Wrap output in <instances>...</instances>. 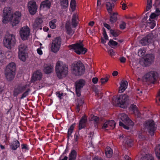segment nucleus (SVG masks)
<instances>
[{"label": "nucleus", "instance_id": "1", "mask_svg": "<svg viewBox=\"0 0 160 160\" xmlns=\"http://www.w3.org/2000/svg\"><path fill=\"white\" fill-rule=\"evenodd\" d=\"M20 17V12H16L12 14L8 8H5L3 10L2 22L4 23H7L10 22L13 26H16L19 23V18Z\"/></svg>", "mask_w": 160, "mask_h": 160}, {"label": "nucleus", "instance_id": "2", "mask_svg": "<svg viewBox=\"0 0 160 160\" xmlns=\"http://www.w3.org/2000/svg\"><path fill=\"white\" fill-rule=\"evenodd\" d=\"M55 70L57 76L59 78L65 77L68 72L67 65L59 61L56 63Z\"/></svg>", "mask_w": 160, "mask_h": 160}, {"label": "nucleus", "instance_id": "3", "mask_svg": "<svg viewBox=\"0 0 160 160\" xmlns=\"http://www.w3.org/2000/svg\"><path fill=\"white\" fill-rule=\"evenodd\" d=\"M16 65L14 62L10 63L6 67L4 74L8 81H11L14 78L15 75Z\"/></svg>", "mask_w": 160, "mask_h": 160}, {"label": "nucleus", "instance_id": "4", "mask_svg": "<svg viewBox=\"0 0 160 160\" xmlns=\"http://www.w3.org/2000/svg\"><path fill=\"white\" fill-rule=\"evenodd\" d=\"M85 67L82 63L79 61L74 63L72 67V73L76 76H80L85 72Z\"/></svg>", "mask_w": 160, "mask_h": 160}, {"label": "nucleus", "instance_id": "5", "mask_svg": "<svg viewBox=\"0 0 160 160\" xmlns=\"http://www.w3.org/2000/svg\"><path fill=\"white\" fill-rule=\"evenodd\" d=\"M69 47L78 54H84L87 51V49L83 47L82 42L70 45Z\"/></svg>", "mask_w": 160, "mask_h": 160}, {"label": "nucleus", "instance_id": "6", "mask_svg": "<svg viewBox=\"0 0 160 160\" xmlns=\"http://www.w3.org/2000/svg\"><path fill=\"white\" fill-rule=\"evenodd\" d=\"M120 116L122 121L124 122L126 124H128V126L124 125L122 122H119V125L120 126H122L124 128L128 130L131 126L132 127L134 125L133 122L129 118L126 114L122 113L120 115Z\"/></svg>", "mask_w": 160, "mask_h": 160}, {"label": "nucleus", "instance_id": "7", "mask_svg": "<svg viewBox=\"0 0 160 160\" xmlns=\"http://www.w3.org/2000/svg\"><path fill=\"white\" fill-rule=\"evenodd\" d=\"M15 36L13 34H10L6 37L3 40L4 46L8 49H11L12 46L15 44Z\"/></svg>", "mask_w": 160, "mask_h": 160}, {"label": "nucleus", "instance_id": "8", "mask_svg": "<svg viewBox=\"0 0 160 160\" xmlns=\"http://www.w3.org/2000/svg\"><path fill=\"white\" fill-rule=\"evenodd\" d=\"M62 40L60 37H57L53 40L51 46V51L54 53H57L59 51L61 44Z\"/></svg>", "mask_w": 160, "mask_h": 160}, {"label": "nucleus", "instance_id": "9", "mask_svg": "<svg viewBox=\"0 0 160 160\" xmlns=\"http://www.w3.org/2000/svg\"><path fill=\"white\" fill-rule=\"evenodd\" d=\"M144 126L145 129L148 131V133L151 136L153 135L156 129L153 121L152 120H147Z\"/></svg>", "mask_w": 160, "mask_h": 160}, {"label": "nucleus", "instance_id": "10", "mask_svg": "<svg viewBox=\"0 0 160 160\" xmlns=\"http://www.w3.org/2000/svg\"><path fill=\"white\" fill-rule=\"evenodd\" d=\"M128 97L127 95L124 94L121 95L119 97L114 98L112 99V103L113 104L123 105L127 100Z\"/></svg>", "mask_w": 160, "mask_h": 160}, {"label": "nucleus", "instance_id": "11", "mask_svg": "<svg viewBox=\"0 0 160 160\" xmlns=\"http://www.w3.org/2000/svg\"><path fill=\"white\" fill-rule=\"evenodd\" d=\"M156 39L155 36L153 33H149L142 38L140 42L142 45H146L149 43L152 42Z\"/></svg>", "mask_w": 160, "mask_h": 160}, {"label": "nucleus", "instance_id": "12", "mask_svg": "<svg viewBox=\"0 0 160 160\" xmlns=\"http://www.w3.org/2000/svg\"><path fill=\"white\" fill-rule=\"evenodd\" d=\"M30 34V30L28 26L22 28L21 30V38L22 40H27Z\"/></svg>", "mask_w": 160, "mask_h": 160}, {"label": "nucleus", "instance_id": "13", "mask_svg": "<svg viewBox=\"0 0 160 160\" xmlns=\"http://www.w3.org/2000/svg\"><path fill=\"white\" fill-rule=\"evenodd\" d=\"M27 50V45L24 44L21 45V60L23 62H25L28 57Z\"/></svg>", "mask_w": 160, "mask_h": 160}, {"label": "nucleus", "instance_id": "14", "mask_svg": "<svg viewBox=\"0 0 160 160\" xmlns=\"http://www.w3.org/2000/svg\"><path fill=\"white\" fill-rule=\"evenodd\" d=\"M28 7L29 12L31 14L34 15L36 13L38 7L34 1H29L28 3Z\"/></svg>", "mask_w": 160, "mask_h": 160}, {"label": "nucleus", "instance_id": "15", "mask_svg": "<svg viewBox=\"0 0 160 160\" xmlns=\"http://www.w3.org/2000/svg\"><path fill=\"white\" fill-rule=\"evenodd\" d=\"M157 73L154 71H151L147 73L144 77L145 79L151 82H153L156 79Z\"/></svg>", "mask_w": 160, "mask_h": 160}, {"label": "nucleus", "instance_id": "16", "mask_svg": "<svg viewBox=\"0 0 160 160\" xmlns=\"http://www.w3.org/2000/svg\"><path fill=\"white\" fill-rule=\"evenodd\" d=\"M154 57L152 54L146 55L144 58V63L146 66H148L153 62Z\"/></svg>", "mask_w": 160, "mask_h": 160}, {"label": "nucleus", "instance_id": "17", "mask_svg": "<svg viewBox=\"0 0 160 160\" xmlns=\"http://www.w3.org/2000/svg\"><path fill=\"white\" fill-rule=\"evenodd\" d=\"M42 76L41 72L39 71H37L33 74L32 77V82H34L36 80H39L41 78Z\"/></svg>", "mask_w": 160, "mask_h": 160}, {"label": "nucleus", "instance_id": "18", "mask_svg": "<svg viewBox=\"0 0 160 160\" xmlns=\"http://www.w3.org/2000/svg\"><path fill=\"white\" fill-rule=\"evenodd\" d=\"M51 2L49 0H46L41 2L40 8L41 9L47 10L49 9L51 6Z\"/></svg>", "mask_w": 160, "mask_h": 160}, {"label": "nucleus", "instance_id": "19", "mask_svg": "<svg viewBox=\"0 0 160 160\" xmlns=\"http://www.w3.org/2000/svg\"><path fill=\"white\" fill-rule=\"evenodd\" d=\"M43 21L42 18H37L35 20L34 23L33 24V27L34 29H42L41 24L42 22Z\"/></svg>", "mask_w": 160, "mask_h": 160}, {"label": "nucleus", "instance_id": "20", "mask_svg": "<svg viewBox=\"0 0 160 160\" xmlns=\"http://www.w3.org/2000/svg\"><path fill=\"white\" fill-rule=\"evenodd\" d=\"M128 85V83L127 81H121L120 83V86L119 88V92L120 93L123 92L127 88Z\"/></svg>", "mask_w": 160, "mask_h": 160}, {"label": "nucleus", "instance_id": "21", "mask_svg": "<svg viewBox=\"0 0 160 160\" xmlns=\"http://www.w3.org/2000/svg\"><path fill=\"white\" fill-rule=\"evenodd\" d=\"M78 16L76 13L73 14L72 18V25L73 27H75L78 23Z\"/></svg>", "mask_w": 160, "mask_h": 160}, {"label": "nucleus", "instance_id": "22", "mask_svg": "<svg viewBox=\"0 0 160 160\" xmlns=\"http://www.w3.org/2000/svg\"><path fill=\"white\" fill-rule=\"evenodd\" d=\"M85 82L83 79L77 81L75 83L76 88L81 89L85 85Z\"/></svg>", "mask_w": 160, "mask_h": 160}, {"label": "nucleus", "instance_id": "23", "mask_svg": "<svg viewBox=\"0 0 160 160\" xmlns=\"http://www.w3.org/2000/svg\"><path fill=\"white\" fill-rule=\"evenodd\" d=\"M114 4L113 2H107L106 3V6L107 10L108 13L110 15H111L112 12V9L114 8Z\"/></svg>", "mask_w": 160, "mask_h": 160}, {"label": "nucleus", "instance_id": "24", "mask_svg": "<svg viewBox=\"0 0 160 160\" xmlns=\"http://www.w3.org/2000/svg\"><path fill=\"white\" fill-rule=\"evenodd\" d=\"M53 68V65L48 64L45 66L44 70L46 73H49L52 72Z\"/></svg>", "mask_w": 160, "mask_h": 160}, {"label": "nucleus", "instance_id": "25", "mask_svg": "<svg viewBox=\"0 0 160 160\" xmlns=\"http://www.w3.org/2000/svg\"><path fill=\"white\" fill-rule=\"evenodd\" d=\"M87 120V118L85 116H83L82 118L80 121L79 125V129H81L85 127Z\"/></svg>", "mask_w": 160, "mask_h": 160}, {"label": "nucleus", "instance_id": "26", "mask_svg": "<svg viewBox=\"0 0 160 160\" xmlns=\"http://www.w3.org/2000/svg\"><path fill=\"white\" fill-rule=\"evenodd\" d=\"M19 142L17 140H15L11 143L10 145V148L12 149L15 150L19 146Z\"/></svg>", "mask_w": 160, "mask_h": 160}, {"label": "nucleus", "instance_id": "27", "mask_svg": "<svg viewBox=\"0 0 160 160\" xmlns=\"http://www.w3.org/2000/svg\"><path fill=\"white\" fill-rule=\"evenodd\" d=\"M113 153L112 150L109 147H108L106 149L105 154L107 158H110L112 155Z\"/></svg>", "mask_w": 160, "mask_h": 160}, {"label": "nucleus", "instance_id": "28", "mask_svg": "<svg viewBox=\"0 0 160 160\" xmlns=\"http://www.w3.org/2000/svg\"><path fill=\"white\" fill-rule=\"evenodd\" d=\"M76 155V152L74 150H72L69 156L68 160H75Z\"/></svg>", "mask_w": 160, "mask_h": 160}, {"label": "nucleus", "instance_id": "29", "mask_svg": "<svg viewBox=\"0 0 160 160\" xmlns=\"http://www.w3.org/2000/svg\"><path fill=\"white\" fill-rule=\"evenodd\" d=\"M117 12H112V14L111 15L110 18V21L111 23H113L115 22L117 20Z\"/></svg>", "mask_w": 160, "mask_h": 160}, {"label": "nucleus", "instance_id": "30", "mask_svg": "<svg viewBox=\"0 0 160 160\" xmlns=\"http://www.w3.org/2000/svg\"><path fill=\"white\" fill-rule=\"evenodd\" d=\"M140 160H154L152 155L150 154H146L142 157Z\"/></svg>", "mask_w": 160, "mask_h": 160}, {"label": "nucleus", "instance_id": "31", "mask_svg": "<svg viewBox=\"0 0 160 160\" xmlns=\"http://www.w3.org/2000/svg\"><path fill=\"white\" fill-rule=\"evenodd\" d=\"M57 21L56 19H54L50 21L49 23V25L50 28L52 29H55L56 27V23Z\"/></svg>", "mask_w": 160, "mask_h": 160}, {"label": "nucleus", "instance_id": "32", "mask_svg": "<svg viewBox=\"0 0 160 160\" xmlns=\"http://www.w3.org/2000/svg\"><path fill=\"white\" fill-rule=\"evenodd\" d=\"M21 146L22 151L23 152H26L29 150V146L27 144L24 143L21 144Z\"/></svg>", "mask_w": 160, "mask_h": 160}, {"label": "nucleus", "instance_id": "33", "mask_svg": "<svg viewBox=\"0 0 160 160\" xmlns=\"http://www.w3.org/2000/svg\"><path fill=\"white\" fill-rule=\"evenodd\" d=\"M110 33L111 35L114 37H117L120 34L119 31L116 30L110 29Z\"/></svg>", "mask_w": 160, "mask_h": 160}, {"label": "nucleus", "instance_id": "34", "mask_svg": "<svg viewBox=\"0 0 160 160\" xmlns=\"http://www.w3.org/2000/svg\"><path fill=\"white\" fill-rule=\"evenodd\" d=\"M60 4L63 8H65L68 6V0H60Z\"/></svg>", "mask_w": 160, "mask_h": 160}, {"label": "nucleus", "instance_id": "35", "mask_svg": "<svg viewBox=\"0 0 160 160\" xmlns=\"http://www.w3.org/2000/svg\"><path fill=\"white\" fill-rule=\"evenodd\" d=\"M150 22H148L147 23V26L151 28H153L156 25L155 21L153 20L150 19Z\"/></svg>", "mask_w": 160, "mask_h": 160}, {"label": "nucleus", "instance_id": "36", "mask_svg": "<svg viewBox=\"0 0 160 160\" xmlns=\"http://www.w3.org/2000/svg\"><path fill=\"white\" fill-rule=\"evenodd\" d=\"M66 28L67 30V32L69 35H72L74 33V31L72 30L71 27L67 23L66 25Z\"/></svg>", "mask_w": 160, "mask_h": 160}, {"label": "nucleus", "instance_id": "37", "mask_svg": "<svg viewBox=\"0 0 160 160\" xmlns=\"http://www.w3.org/2000/svg\"><path fill=\"white\" fill-rule=\"evenodd\" d=\"M118 44V42L112 39H110L108 43V45L112 48H113L114 47L116 46Z\"/></svg>", "mask_w": 160, "mask_h": 160}, {"label": "nucleus", "instance_id": "38", "mask_svg": "<svg viewBox=\"0 0 160 160\" xmlns=\"http://www.w3.org/2000/svg\"><path fill=\"white\" fill-rule=\"evenodd\" d=\"M108 125L110 129H113L115 127V123L114 121L112 120L107 121Z\"/></svg>", "mask_w": 160, "mask_h": 160}, {"label": "nucleus", "instance_id": "39", "mask_svg": "<svg viewBox=\"0 0 160 160\" xmlns=\"http://www.w3.org/2000/svg\"><path fill=\"white\" fill-rule=\"evenodd\" d=\"M90 120L93 121L95 124H97L99 122V119L97 116L92 115L91 116Z\"/></svg>", "mask_w": 160, "mask_h": 160}, {"label": "nucleus", "instance_id": "40", "mask_svg": "<svg viewBox=\"0 0 160 160\" xmlns=\"http://www.w3.org/2000/svg\"><path fill=\"white\" fill-rule=\"evenodd\" d=\"M156 155L160 158V144L157 146L155 149Z\"/></svg>", "mask_w": 160, "mask_h": 160}, {"label": "nucleus", "instance_id": "41", "mask_svg": "<svg viewBox=\"0 0 160 160\" xmlns=\"http://www.w3.org/2000/svg\"><path fill=\"white\" fill-rule=\"evenodd\" d=\"M70 6L73 11H74L76 6V3L75 0H71Z\"/></svg>", "mask_w": 160, "mask_h": 160}, {"label": "nucleus", "instance_id": "42", "mask_svg": "<svg viewBox=\"0 0 160 160\" xmlns=\"http://www.w3.org/2000/svg\"><path fill=\"white\" fill-rule=\"evenodd\" d=\"M74 128V125L73 124L71 125L70 128H69L68 131V136H70L73 132V129Z\"/></svg>", "mask_w": 160, "mask_h": 160}, {"label": "nucleus", "instance_id": "43", "mask_svg": "<svg viewBox=\"0 0 160 160\" xmlns=\"http://www.w3.org/2000/svg\"><path fill=\"white\" fill-rule=\"evenodd\" d=\"M130 108L133 111V112L135 114V113H137L138 114H139V112L137 110L136 108V106L135 105H132L130 106Z\"/></svg>", "mask_w": 160, "mask_h": 160}, {"label": "nucleus", "instance_id": "44", "mask_svg": "<svg viewBox=\"0 0 160 160\" xmlns=\"http://www.w3.org/2000/svg\"><path fill=\"white\" fill-rule=\"evenodd\" d=\"M145 52V50L144 48H142L139 49L138 52V55L139 56H142L143 55Z\"/></svg>", "mask_w": 160, "mask_h": 160}, {"label": "nucleus", "instance_id": "45", "mask_svg": "<svg viewBox=\"0 0 160 160\" xmlns=\"http://www.w3.org/2000/svg\"><path fill=\"white\" fill-rule=\"evenodd\" d=\"M109 77V75H107L104 78H102L100 79L102 83L103 84L107 82L108 80Z\"/></svg>", "mask_w": 160, "mask_h": 160}, {"label": "nucleus", "instance_id": "46", "mask_svg": "<svg viewBox=\"0 0 160 160\" xmlns=\"http://www.w3.org/2000/svg\"><path fill=\"white\" fill-rule=\"evenodd\" d=\"M30 91V89H28L26 91H25L22 95V97H21V99L27 96Z\"/></svg>", "mask_w": 160, "mask_h": 160}, {"label": "nucleus", "instance_id": "47", "mask_svg": "<svg viewBox=\"0 0 160 160\" xmlns=\"http://www.w3.org/2000/svg\"><path fill=\"white\" fill-rule=\"evenodd\" d=\"M126 26V23L124 22H122L120 24V28L121 29H124L125 28Z\"/></svg>", "mask_w": 160, "mask_h": 160}, {"label": "nucleus", "instance_id": "48", "mask_svg": "<svg viewBox=\"0 0 160 160\" xmlns=\"http://www.w3.org/2000/svg\"><path fill=\"white\" fill-rule=\"evenodd\" d=\"M158 16V15H157V14L155 13H152L150 16L149 20H150V19H152Z\"/></svg>", "mask_w": 160, "mask_h": 160}, {"label": "nucleus", "instance_id": "49", "mask_svg": "<svg viewBox=\"0 0 160 160\" xmlns=\"http://www.w3.org/2000/svg\"><path fill=\"white\" fill-rule=\"evenodd\" d=\"M56 94L57 97H58L60 99L62 98V97L63 95V94L62 93H60L59 92H56Z\"/></svg>", "mask_w": 160, "mask_h": 160}, {"label": "nucleus", "instance_id": "50", "mask_svg": "<svg viewBox=\"0 0 160 160\" xmlns=\"http://www.w3.org/2000/svg\"><path fill=\"white\" fill-rule=\"evenodd\" d=\"M78 104L77 105L81 106L83 103V101L82 99H78L77 100Z\"/></svg>", "mask_w": 160, "mask_h": 160}, {"label": "nucleus", "instance_id": "51", "mask_svg": "<svg viewBox=\"0 0 160 160\" xmlns=\"http://www.w3.org/2000/svg\"><path fill=\"white\" fill-rule=\"evenodd\" d=\"M107 128H109V127L108 122H106L103 125L102 127V129H106Z\"/></svg>", "mask_w": 160, "mask_h": 160}, {"label": "nucleus", "instance_id": "52", "mask_svg": "<svg viewBox=\"0 0 160 160\" xmlns=\"http://www.w3.org/2000/svg\"><path fill=\"white\" fill-rule=\"evenodd\" d=\"M3 59V58L2 52V50L0 49V63H2V62Z\"/></svg>", "mask_w": 160, "mask_h": 160}, {"label": "nucleus", "instance_id": "53", "mask_svg": "<svg viewBox=\"0 0 160 160\" xmlns=\"http://www.w3.org/2000/svg\"><path fill=\"white\" fill-rule=\"evenodd\" d=\"M119 60L120 62L122 63H125L126 61V59L125 58L122 57L119 58Z\"/></svg>", "mask_w": 160, "mask_h": 160}, {"label": "nucleus", "instance_id": "54", "mask_svg": "<svg viewBox=\"0 0 160 160\" xmlns=\"http://www.w3.org/2000/svg\"><path fill=\"white\" fill-rule=\"evenodd\" d=\"M98 81V79L97 78H94L92 79V82L94 84H96L97 83Z\"/></svg>", "mask_w": 160, "mask_h": 160}, {"label": "nucleus", "instance_id": "55", "mask_svg": "<svg viewBox=\"0 0 160 160\" xmlns=\"http://www.w3.org/2000/svg\"><path fill=\"white\" fill-rule=\"evenodd\" d=\"M78 140V137L77 136H76V137H75V138L74 139L73 141V143L75 145L77 144V142Z\"/></svg>", "mask_w": 160, "mask_h": 160}, {"label": "nucleus", "instance_id": "56", "mask_svg": "<svg viewBox=\"0 0 160 160\" xmlns=\"http://www.w3.org/2000/svg\"><path fill=\"white\" fill-rule=\"evenodd\" d=\"M81 89L76 88V92L78 96L79 97L80 95V90Z\"/></svg>", "mask_w": 160, "mask_h": 160}, {"label": "nucleus", "instance_id": "57", "mask_svg": "<svg viewBox=\"0 0 160 160\" xmlns=\"http://www.w3.org/2000/svg\"><path fill=\"white\" fill-rule=\"evenodd\" d=\"M109 54L111 56H113L114 55V52L113 50L112 49L109 50Z\"/></svg>", "mask_w": 160, "mask_h": 160}, {"label": "nucleus", "instance_id": "58", "mask_svg": "<svg viewBox=\"0 0 160 160\" xmlns=\"http://www.w3.org/2000/svg\"><path fill=\"white\" fill-rule=\"evenodd\" d=\"M37 51L38 53L40 55H42V52L41 48H38L37 49Z\"/></svg>", "mask_w": 160, "mask_h": 160}, {"label": "nucleus", "instance_id": "59", "mask_svg": "<svg viewBox=\"0 0 160 160\" xmlns=\"http://www.w3.org/2000/svg\"><path fill=\"white\" fill-rule=\"evenodd\" d=\"M103 35L105 39L108 40V37L106 33V32L105 31L103 32Z\"/></svg>", "mask_w": 160, "mask_h": 160}, {"label": "nucleus", "instance_id": "60", "mask_svg": "<svg viewBox=\"0 0 160 160\" xmlns=\"http://www.w3.org/2000/svg\"><path fill=\"white\" fill-rule=\"evenodd\" d=\"M158 101L160 102V90L158 93V95L157 96V97L156 102H158Z\"/></svg>", "mask_w": 160, "mask_h": 160}, {"label": "nucleus", "instance_id": "61", "mask_svg": "<svg viewBox=\"0 0 160 160\" xmlns=\"http://www.w3.org/2000/svg\"><path fill=\"white\" fill-rule=\"evenodd\" d=\"M104 26L107 28L108 29L110 30V26L107 23H105L104 24Z\"/></svg>", "mask_w": 160, "mask_h": 160}, {"label": "nucleus", "instance_id": "62", "mask_svg": "<svg viewBox=\"0 0 160 160\" xmlns=\"http://www.w3.org/2000/svg\"><path fill=\"white\" fill-rule=\"evenodd\" d=\"M152 7V6L149 5H147V7L146 8V11H149L151 8Z\"/></svg>", "mask_w": 160, "mask_h": 160}, {"label": "nucleus", "instance_id": "63", "mask_svg": "<svg viewBox=\"0 0 160 160\" xmlns=\"http://www.w3.org/2000/svg\"><path fill=\"white\" fill-rule=\"evenodd\" d=\"M124 160H131V158L129 157L128 156L126 155L124 157Z\"/></svg>", "mask_w": 160, "mask_h": 160}, {"label": "nucleus", "instance_id": "64", "mask_svg": "<svg viewBox=\"0 0 160 160\" xmlns=\"http://www.w3.org/2000/svg\"><path fill=\"white\" fill-rule=\"evenodd\" d=\"M62 156H61L59 160H67L68 158L67 156H64L63 158L62 159Z\"/></svg>", "mask_w": 160, "mask_h": 160}]
</instances>
